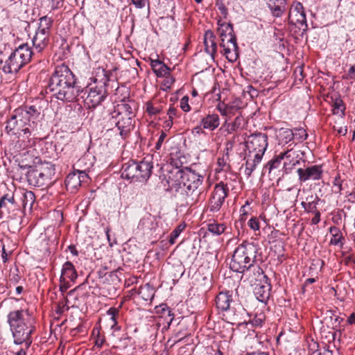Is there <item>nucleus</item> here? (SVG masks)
Returning a JSON list of instances; mask_svg holds the SVG:
<instances>
[{"label": "nucleus", "instance_id": "nucleus-1", "mask_svg": "<svg viewBox=\"0 0 355 355\" xmlns=\"http://www.w3.org/2000/svg\"><path fill=\"white\" fill-rule=\"evenodd\" d=\"M42 108L37 105H24L15 109L8 119L6 131L9 135L15 136L16 146L25 149L33 144L34 132L41 115Z\"/></svg>", "mask_w": 355, "mask_h": 355}, {"label": "nucleus", "instance_id": "nucleus-2", "mask_svg": "<svg viewBox=\"0 0 355 355\" xmlns=\"http://www.w3.org/2000/svg\"><path fill=\"white\" fill-rule=\"evenodd\" d=\"M48 87L58 100L73 102L80 93L75 76L65 64L58 65L49 80Z\"/></svg>", "mask_w": 355, "mask_h": 355}, {"label": "nucleus", "instance_id": "nucleus-3", "mask_svg": "<svg viewBox=\"0 0 355 355\" xmlns=\"http://www.w3.org/2000/svg\"><path fill=\"white\" fill-rule=\"evenodd\" d=\"M176 177L180 180H177L172 182L170 185L171 189L180 193L184 191L187 205H193L198 202L202 193L201 186L204 181L205 173H200L187 168L185 171H178Z\"/></svg>", "mask_w": 355, "mask_h": 355}, {"label": "nucleus", "instance_id": "nucleus-4", "mask_svg": "<svg viewBox=\"0 0 355 355\" xmlns=\"http://www.w3.org/2000/svg\"><path fill=\"white\" fill-rule=\"evenodd\" d=\"M8 323L14 338V343H25L28 349L32 343L31 334L35 329V318L27 309L10 311L8 315Z\"/></svg>", "mask_w": 355, "mask_h": 355}, {"label": "nucleus", "instance_id": "nucleus-5", "mask_svg": "<svg viewBox=\"0 0 355 355\" xmlns=\"http://www.w3.org/2000/svg\"><path fill=\"white\" fill-rule=\"evenodd\" d=\"M268 135L266 133L254 132L248 137L245 146L248 153L245 157V175L250 177L258 164L262 159L268 145Z\"/></svg>", "mask_w": 355, "mask_h": 355}, {"label": "nucleus", "instance_id": "nucleus-6", "mask_svg": "<svg viewBox=\"0 0 355 355\" xmlns=\"http://www.w3.org/2000/svg\"><path fill=\"white\" fill-rule=\"evenodd\" d=\"M136 103L132 100L123 101L110 113V121L119 130V135L125 139L133 128V119L135 116Z\"/></svg>", "mask_w": 355, "mask_h": 355}, {"label": "nucleus", "instance_id": "nucleus-7", "mask_svg": "<svg viewBox=\"0 0 355 355\" xmlns=\"http://www.w3.org/2000/svg\"><path fill=\"white\" fill-rule=\"evenodd\" d=\"M112 74L110 71H105L103 68L98 67L95 72L94 78L95 86H88L85 89L84 98L85 106L88 109L97 107L107 96L106 87L110 81V76Z\"/></svg>", "mask_w": 355, "mask_h": 355}, {"label": "nucleus", "instance_id": "nucleus-8", "mask_svg": "<svg viewBox=\"0 0 355 355\" xmlns=\"http://www.w3.org/2000/svg\"><path fill=\"white\" fill-rule=\"evenodd\" d=\"M259 249L257 243L243 242L234 251L230 263V268L234 272L245 273L255 263Z\"/></svg>", "mask_w": 355, "mask_h": 355}, {"label": "nucleus", "instance_id": "nucleus-9", "mask_svg": "<svg viewBox=\"0 0 355 355\" xmlns=\"http://www.w3.org/2000/svg\"><path fill=\"white\" fill-rule=\"evenodd\" d=\"M21 168H30L26 173V180L30 186L35 187H47L55 180V165L51 163H45L36 168H31L29 164H19Z\"/></svg>", "mask_w": 355, "mask_h": 355}, {"label": "nucleus", "instance_id": "nucleus-10", "mask_svg": "<svg viewBox=\"0 0 355 355\" xmlns=\"http://www.w3.org/2000/svg\"><path fill=\"white\" fill-rule=\"evenodd\" d=\"M217 24L218 26L217 32L220 39V46L223 48V53L230 62H234L239 56V47L233 26L221 19L218 20Z\"/></svg>", "mask_w": 355, "mask_h": 355}, {"label": "nucleus", "instance_id": "nucleus-11", "mask_svg": "<svg viewBox=\"0 0 355 355\" xmlns=\"http://www.w3.org/2000/svg\"><path fill=\"white\" fill-rule=\"evenodd\" d=\"M33 58V52L28 44L18 46L2 66L5 73H15Z\"/></svg>", "mask_w": 355, "mask_h": 355}, {"label": "nucleus", "instance_id": "nucleus-12", "mask_svg": "<svg viewBox=\"0 0 355 355\" xmlns=\"http://www.w3.org/2000/svg\"><path fill=\"white\" fill-rule=\"evenodd\" d=\"M38 27L32 38L33 58L40 60L41 53L47 46L49 42L50 30L53 24L51 17L44 16L40 18Z\"/></svg>", "mask_w": 355, "mask_h": 355}, {"label": "nucleus", "instance_id": "nucleus-13", "mask_svg": "<svg viewBox=\"0 0 355 355\" xmlns=\"http://www.w3.org/2000/svg\"><path fill=\"white\" fill-rule=\"evenodd\" d=\"M153 168L152 162L146 159L127 163L123 166L121 177L132 181L144 182L151 175Z\"/></svg>", "mask_w": 355, "mask_h": 355}, {"label": "nucleus", "instance_id": "nucleus-14", "mask_svg": "<svg viewBox=\"0 0 355 355\" xmlns=\"http://www.w3.org/2000/svg\"><path fill=\"white\" fill-rule=\"evenodd\" d=\"M302 153L300 150H297L293 148H288L276 155L269 162L270 168H277L281 162L284 161V169L286 173H290L293 168L300 164Z\"/></svg>", "mask_w": 355, "mask_h": 355}, {"label": "nucleus", "instance_id": "nucleus-15", "mask_svg": "<svg viewBox=\"0 0 355 355\" xmlns=\"http://www.w3.org/2000/svg\"><path fill=\"white\" fill-rule=\"evenodd\" d=\"M232 300V296L230 295L229 292H220L216 297V306L218 309L226 311L227 320H228L229 322L234 324L239 322L240 315L242 314L241 311L244 309L239 305L240 311L236 313V309L234 307L232 309L230 308V302Z\"/></svg>", "mask_w": 355, "mask_h": 355}, {"label": "nucleus", "instance_id": "nucleus-16", "mask_svg": "<svg viewBox=\"0 0 355 355\" xmlns=\"http://www.w3.org/2000/svg\"><path fill=\"white\" fill-rule=\"evenodd\" d=\"M229 193L227 184L223 181L216 184L208 201L207 209L211 213L220 211Z\"/></svg>", "mask_w": 355, "mask_h": 355}, {"label": "nucleus", "instance_id": "nucleus-17", "mask_svg": "<svg viewBox=\"0 0 355 355\" xmlns=\"http://www.w3.org/2000/svg\"><path fill=\"white\" fill-rule=\"evenodd\" d=\"M288 21L299 28L304 26L303 31L307 29L306 15L301 3L297 2L291 6L288 14Z\"/></svg>", "mask_w": 355, "mask_h": 355}, {"label": "nucleus", "instance_id": "nucleus-18", "mask_svg": "<svg viewBox=\"0 0 355 355\" xmlns=\"http://www.w3.org/2000/svg\"><path fill=\"white\" fill-rule=\"evenodd\" d=\"M299 180L305 182L309 180H319L322 178L323 169L321 165H312L306 168H299L297 170Z\"/></svg>", "mask_w": 355, "mask_h": 355}, {"label": "nucleus", "instance_id": "nucleus-19", "mask_svg": "<svg viewBox=\"0 0 355 355\" xmlns=\"http://www.w3.org/2000/svg\"><path fill=\"white\" fill-rule=\"evenodd\" d=\"M243 274L247 277L248 279L251 283L256 282L259 280L261 281V279H263L264 282L268 281L267 276L263 275V270L259 265L255 264V263H253L245 273Z\"/></svg>", "mask_w": 355, "mask_h": 355}, {"label": "nucleus", "instance_id": "nucleus-20", "mask_svg": "<svg viewBox=\"0 0 355 355\" xmlns=\"http://www.w3.org/2000/svg\"><path fill=\"white\" fill-rule=\"evenodd\" d=\"M204 44L205 51L214 57L217 51L216 36L213 31L208 30L204 35Z\"/></svg>", "mask_w": 355, "mask_h": 355}, {"label": "nucleus", "instance_id": "nucleus-21", "mask_svg": "<svg viewBox=\"0 0 355 355\" xmlns=\"http://www.w3.org/2000/svg\"><path fill=\"white\" fill-rule=\"evenodd\" d=\"M264 283L265 284H257L254 293L259 302L266 303L270 295L271 286L268 282Z\"/></svg>", "mask_w": 355, "mask_h": 355}, {"label": "nucleus", "instance_id": "nucleus-22", "mask_svg": "<svg viewBox=\"0 0 355 355\" xmlns=\"http://www.w3.org/2000/svg\"><path fill=\"white\" fill-rule=\"evenodd\" d=\"M200 124L203 129L214 130L220 125L219 116L215 113L208 114L200 119Z\"/></svg>", "mask_w": 355, "mask_h": 355}, {"label": "nucleus", "instance_id": "nucleus-23", "mask_svg": "<svg viewBox=\"0 0 355 355\" xmlns=\"http://www.w3.org/2000/svg\"><path fill=\"white\" fill-rule=\"evenodd\" d=\"M150 66L157 77H164L169 74L171 69L160 60H150Z\"/></svg>", "mask_w": 355, "mask_h": 355}, {"label": "nucleus", "instance_id": "nucleus-24", "mask_svg": "<svg viewBox=\"0 0 355 355\" xmlns=\"http://www.w3.org/2000/svg\"><path fill=\"white\" fill-rule=\"evenodd\" d=\"M78 277L75 266L70 261L65 262L62 268L61 278L69 279L71 282H74Z\"/></svg>", "mask_w": 355, "mask_h": 355}, {"label": "nucleus", "instance_id": "nucleus-25", "mask_svg": "<svg viewBox=\"0 0 355 355\" xmlns=\"http://www.w3.org/2000/svg\"><path fill=\"white\" fill-rule=\"evenodd\" d=\"M81 185V180L74 172L69 173L65 179V187L71 193L76 192Z\"/></svg>", "mask_w": 355, "mask_h": 355}, {"label": "nucleus", "instance_id": "nucleus-26", "mask_svg": "<svg viewBox=\"0 0 355 355\" xmlns=\"http://www.w3.org/2000/svg\"><path fill=\"white\" fill-rule=\"evenodd\" d=\"M245 125L246 122L244 117L239 115L233 121L226 123V130L231 134L234 132L242 130Z\"/></svg>", "mask_w": 355, "mask_h": 355}, {"label": "nucleus", "instance_id": "nucleus-27", "mask_svg": "<svg viewBox=\"0 0 355 355\" xmlns=\"http://www.w3.org/2000/svg\"><path fill=\"white\" fill-rule=\"evenodd\" d=\"M273 16L280 17L286 10L285 0H277L274 3L266 1Z\"/></svg>", "mask_w": 355, "mask_h": 355}, {"label": "nucleus", "instance_id": "nucleus-28", "mask_svg": "<svg viewBox=\"0 0 355 355\" xmlns=\"http://www.w3.org/2000/svg\"><path fill=\"white\" fill-rule=\"evenodd\" d=\"M329 232L331 234L330 244L342 248L344 244L343 241L345 239L340 230L336 226H331L329 228Z\"/></svg>", "mask_w": 355, "mask_h": 355}, {"label": "nucleus", "instance_id": "nucleus-29", "mask_svg": "<svg viewBox=\"0 0 355 355\" xmlns=\"http://www.w3.org/2000/svg\"><path fill=\"white\" fill-rule=\"evenodd\" d=\"M279 144H286L293 139V130L288 128H280L277 135Z\"/></svg>", "mask_w": 355, "mask_h": 355}, {"label": "nucleus", "instance_id": "nucleus-30", "mask_svg": "<svg viewBox=\"0 0 355 355\" xmlns=\"http://www.w3.org/2000/svg\"><path fill=\"white\" fill-rule=\"evenodd\" d=\"M21 200L23 208L31 210L35 201V193L31 191H24L22 194Z\"/></svg>", "mask_w": 355, "mask_h": 355}, {"label": "nucleus", "instance_id": "nucleus-31", "mask_svg": "<svg viewBox=\"0 0 355 355\" xmlns=\"http://www.w3.org/2000/svg\"><path fill=\"white\" fill-rule=\"evenodd\" d=\"M230 168L229 156L227 153L226 154H223L222 156L218 157L217 160V166L215 168V171L216 173H218L223 171H228Z\"/></svg>", "mask_w": 355, "mask_h": 355}, {"label": "nucleus", "instance_id": "nucleus-32", "mask_svg": "<svg viewBox=\"0 0 355 355\" xmlns=\"http://www.w3.org/2000/svg\"><path fill=\"white\" fill-rule=\"evenodd\" d=\"M226 229V226L223 223H213L208 225V230L214 234L220 235Z\"/></svg>", "mask_w": 355, "mask_h": 355}, {"label": "nucleus", "instance_id": "nucleus-33", "mask_svg": "<svg viewBox=\"0 0 355 355\" xmlns=\"http://www.w3.org/2000/svg\"><path fill=\"white\" fill-rule=\"evenodd\" d=\"M293 139L297 142H302L306 139L308 135L304 128H295L293 130Z\"/></svg>", "mask_w": 355, "mask_h": 355}, {"label": "nucleus", "instance_id": "nucleus-34", "mask_svg": "<svg viewBox=\"0 0 355 355\" xmlns=\"http://www.w3.org/2000/svg\"><path fill=\"white\" fill-rule=\"evenodd\" d=\"M345 106L343 103V101L338 98L336 99L333 105V113L334 114H338L340 116H343L345 114Z\"/></svg>", "mask_w": 355, "mask_h": 355}, {"label": "nucleus", "instance_id": "nucleus-35", "mask_svg": "<svg viewBox=\"0 0 355 355\" xmlns=\"http://www.w3.org/2000/svg\"><path fill=\"white\" fill-rule=\"evenodd\" d=\"M146 110L149 115H155L159 114L162 111V106L160 105H155L151 102H147L146 104Z\"/></svg>", "mask_w": 355, "mask_h": 355}, {"label": "nucleus", "instance_id": "nucleus-36", "mask_svg": "<svg viewBox=\"0 0 355 355\" xmlns=\"http://www.w3.org/2000/svg\"><path fill=\"white\" fill-rule=\"evenodd\" d=\"M184 227L185 225H179L175 228V230H173L171 232L169 238L170 244L173 245L175 243L177 238L180 236V233L184 230Z\"/></svg>", "mask_w": 355, "mask_h": 355}, {"label": "nucleus", "instance_id": "nucleus-37", "mask_svg": "<svg viewBox=\"0 0 355 355\" xmlns=\"http://www.w3.org/2000/svg\"><path fill=\"white\" fill-rule=\"evenodd\" d=\"M8 203H10L11 205L15 204V200L13 193L5 194L0 198V209L6 207Z\"/></svg>", "mask_w": 355, "mask_h": 355}, {"label": "nucleus", "instance_id": "nucleus-38", "mask_svg": "<svg viewBox=\"0 0 355 355\" xmlns=\"http://www.w3.org/2000/svg\"><path fill=\"white\" fill-rule=\"evenodd\" d=\"M119 309L111 307L107 311V314L110 316V320L112 321L111 328L114 329V327L116 325V316L119 315Z\"/></svg>", "mask_w": 355, "mask_h": 355}, {"label": "nucleus", "instance_id": "nucleus-39", "mask_svg": "<svg viewBox=\"0 0 355 355\" xmlns=\"http://www.w3.org/2000/svg\"><path fill=\"white\" fill-rule=\"evenodd\" d=\"M265 320V316L261 313L259 315H256L249 323L246 324H251L252 327H261Z\"/></svg>", "mask_w": 355, "mask_h": 355}, {"label": "nucleus", "instance_id": "nucleus-40", "mask_svg": "<svg viewBox=\"0 0 355 355\" xmlns=\"http://www.w3.org/2000/svg\"><path fill=\"white\" fill-rule=\"evenodd\" d=\"M68 302V299L64 297L63 300L58 302L56 309V313L58 314H62L64 311L69 310V308L67 305Z\"/></svg>", "mask_w": 355, "mask_h": 355}, {"label": "nucleus", "instance_id": "nucleus-41", "mask_svg": "<svg viewBox=\"0 0 355 355\" xmlns=\"http://www.w3.org/2000/svg\"><path fill=\"white\" fill-rule=\"evenodd\" d=\"M344 181L341 180L340 175H337L333 182L334 187L336 188L335 190V193H340V192L344 190L343 186Z\"/></svg>", "mask_w": 355, "mask_h": 355}, {"label": "nucleus", "instance_id": "nucleus-42", "mask_svg": "<svg viewBox=\"0 0 355 355\" xmlns=\"http://www.w3.org/2000/svg\"><path fill=\"white\" fill-rule=\"evenodd\" d=\"M318 202H302L301 205L306 212H314L317 210V205Z\"/></svg>", "mask_w": 355, "mask_h": 355}, {"label": "nucleus", "instance_id": "nucleus-43", "mask_svg": "<svg viewBox=\"0 0 355 355\" xmlns=\"http://www.w3.org/2000/svg\"><path fill=\"white\" fill-rule=\"evenodd\" d=\"M130 2L137 8L139 9H142L146 7V6H148V9H150V1L149 0H130Z\"/></svg>", "mask_w": 355, "mask_h": 355}, {"label": "nucleus", "instance_id": "nucleus-44", "mask_svg": "<svg viewBox=\"0 0 355 355\" xmlns=\"http://www.w3.org/2000/svg\"><path fill=\"white\" fill-rule=\"evenodd\" d=\"M180 107L185 112L190 111L191 107L189 104V97L187 96H184L181 98Z\"/></svg>", "mask_w": 355, "mask_h": 355}, {"label": "nucleus", "instance_id": "nucleus-45", "mask_svg": "<svg viewBox=\"0 0 355 355\" xmlns=\"http://www.w3.org/2000/svg\"><path fill=\"white\" fill-rule=\"evenodd\" d=\"M248 226L253 230L257 231L260 228L259 220L256 217H252L248 220Z\"/></svg>", "mask_w": 355, "mask_h": 355}, {"label": "nucleus", "instance_id": "nucleus-46", "mask_svg": "<svg viewBox=\"0 0 355 355\" xmlns=\"http://www.w3.org/2000/svg\"><path fill=\"white\" fill-rule=\"evenodd\" d=\"M167 116L168 119L173 121L175 117H178V110L176 107L171 105L168 110H167Z\"/></svg>", "mask_w": 355, "mask_h": 355}, {"label": "nucleus", "instance_id": "nucleus-47", "mask_svg": "<svg viewBox=\"0 0 355 355\" xmlns=\"http://www.w3.org/2000/svg\"><path fill=\"white\" fill-rule=\"evenodd\" d=\"M60 291L62 293V295H64V293L67 291V289L71 286L69 282L67 281V279H64L63 278H60Z\"/></svg>", "mask_w": 355, "mask_h": 355}, {"label": "nucleus", "instance_id": "nucleus-48", "mask_svg": "<svg viewBox=\"0 0 355 355\" xmlns=\"http://www.w3.org/2000/svg\"><path fill=\"white\" fill-rule=\"evenodd\" d=\"M13 250H7L5 245L2 246L1 259L3 263H6L8 261V257L12 253Z\"/></svg>", "mask_w": 355, "mask_h": 355}, {"label": "nucleus", "instance_id": "nucleus-49", "mask_svg": "<svg viewBox=\"0 0 355 355\" xmlns=\"http://www.w3.org/2000/svg\"><path fill=\"white\" fill-rule=\"evenodd\" d=\"M315 353H320L318 352V344L312 341L311 343L309 344V354L313 355Z\"/></svg>", "mask_w": 355, "mask_h": 355}, {"label": "nucleus", "instance_id": "nucleus-50", "mask_svg": "<svg viewBox=\"0 0 355 355\" xmlns=\"http://www.w3.org/2000/svg\"><path fill=\"white\" fill-rule=\"evenodd\" d=\"M227 105L225 103H219L218 105L216 106L217 110L220 112V114L223 116H227V112L228 111L229 108H227Z\"/></svg>", "mask_w": 355, "mask_h": 355}, {"label": "nucleus", "instance_id": "nucleus-51", "mask_svg": "<svg viewBox=\"0 0 355 355\" xmlns=\"http://www.w3.org/2000/svg\"><path fill=\"white\" fill-rule=\"evenodd\" d=\"M166 137V134L164 132H162L161 135H159V137L158 139V141L156 143L155 148L156 150H159L162 147V145Z\"/></svg>", "mask_w": 355, "mask_h": 355}, {"label": "nucleus", "instance_id": "nucleus-52", "mask_svg": "<svg viewBox=\"0 0 355 355\" xmlns=\"http://www.w3.org/2000/svg\"><path fill=\"white\" fill-rule=\"evenodd\" d=\"M74 173L75 174L78 175V176L80 178L81 183L85 182L89 178L87 174L84 171L78 170L76 171H74Z\"/></svg>", "mask_w": 355, "mask_h": 355}, {"label": "nucleus", "instance_id": "nucleus-53", "mask_svg": "<svg viewBox=\"0 0 355 355\" xmlns=\"http://www.w3.org/2000/svg\"><path fill=\"white\" fill-rule=\"evenodd\" d=\"M313 213L314 214V216L311 219V223L313 225H317L320 221V212L318 210Z\"/></svg>", "mask_w": 355, "mask_h": 355}, {"label": "nucleus", "instance_id": "nucleus-54", "mask_svg": "<svg viewBox=\"0 0 355 355\" xmlns=\"http://www.w3.org/2000/svg\"><path fill=\"white\" fill-rule=\"evenodd\" d=\"M320 198L316 195L311 194L306 198V202H318Z\"/></svg>", "mask_w": 355, "mask_h": 355}, {"label": "nucleus", "instance_id": "nucleus-55", "mask_svg": "<svg viewBox=\"0 0 355 355\" xmlns=\"http://www.w3.org/2000/svg\"><path fill=\"white\" fill-rule=\"evenodd\" d=\"M227 108H230V110L228 109V111L227 112V116H230V115L233 114L235 111L239 110V107L233 105H227Z\"/></svg>", "mask_w": 355, "mask_h": 355}, {"label": "nucleus", "instance_id": "nucleus-56", "mask_svg": "<svg viewBox=\"0 0 355 355\" xmlns=\"http://www.w3.org/2000/svg\"><path fill=\"white\" fill-rule=\"evenodd\" d=\"M347 77L350 79L355 78V64L350 67L347 71Z\"/></svg>", "mask_w": 355, "mask_h": 355}, {"label": "nucleus", "instance_id": "nucleus-57", "mask_svg": "<svg viewBox=\"0 0 355 355\" xmlns=\"http://www.w3.org/2000/svg\"><path fill=\"white\" fill-rule=\"evenodd\" d=\"M218 10H220V12L221 15L224 18H226L227 15H228L227 8L224 5H220L218 7Z\"/></svg>", "mask_w": 355, "mask_h": 355}, {"label": "nucleus", "instance_id": "nucleus-58", "mask_svg": "<svg viewBox=\"0 0 355 355\" xmlns=\"http://www.w3.org/2000/svg\"><path fill=\"white\" fill-rule=\"evenodd\" d=\"M165 85H166L168 88L174 83L175 78L172 76H166L165 79Z\"/></svg>", "mask_w": 355, "mask_h": 355}, {"label": "nucleus", "instance_id": "nucleus-59", "mask_svg": "<svg viewBox=\"0 0 355 355\" xmlns=\"http://www.w3.org/2000/svg\"><path fill=\"white\" fill-rule=\"evenodd\" d=\"M173 121L171 119H166L164 122L163 127L165 130H170L171 128L173 126Z\"/></svg>", "mask_w": 355, "mask_h": 355}, {"label": "nucleus", "instance_id": "nucleus-60", "mask_svg": "<svg viewBox=\"0 0 355 355\" xmlns=\"http://www.w3.org/2000/svg\"><path fill=\"white\" fill-rule=\"evenodd\" d=\"M295 74L296 76V78H298L300 80H302L304 78L303 70L300 67L299 69H295Z\"/></svg>", "mask_w": 355, "mask_h": 355}, {"label": "nucleus", "instance_id": "nucleus-61", "mask_svg": "<svg viewBox=\"0 0 355 355\" xmlns=\"http://www.w3.org/2000/svg\"><path fill=\"white\" fill-rule=\"evenodd\" d=\"M334 128L340 135H345L347 134V130L346 126L340 127L338 129H336V126H334Z\"/></svg>", "mask_w": 355, "mask_h": 355}, {"label": "nucleus", "instance_id": "nucleus-62", "mask_svg": "<svg viewBox=\"0 0 355 355\" xmlns=\"http://www.w3.org/2000/svg\"><path fill=\"white\" fill-rule=\"evenodd\" d=\"M69 250H70V252H71L72 254L75 255V256H77L78 254V250H76L75 245H70L69 247H68Z\"/></svg>", "mask_w": 355, "mask_h": 355}, {"label": "nucleus", "instance_id": "nucleus-63", "mask_svg": "<svg viewBox=\"0 0 355 355\" xmlns=\"http://www.w3.org/2000/svg\"><path fill=\"white\" fill-rule=\"evenodd\" d=\"M348 193L349 199L348 201L352 203H355V193L352 192H347Z\"/></svg>", "mask_w": 355, "mask_h": 355}, {"label": "nucleus", "instance_id": "nucleus-64", "mask_svg": "<svg viewBox=\"0 0 355 355\" xmlns=\"http://www.w3.org/2000/svg\"><path fill=\"white\" fill-rule=\"evenodd\" d=\"M348 322L351 324H355V313H352L348 318Z\"/></svg>", "mask_w": 355, "mask_h": 355}]
</instances>
